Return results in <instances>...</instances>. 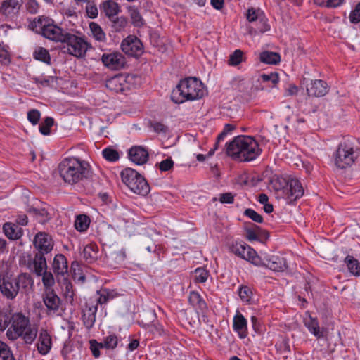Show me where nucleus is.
I'll list each match as a JSON object with an SVG mask.
<instances>
[{
    "instance_id": "57",
    "label": "nucleus",
    "mask_w": 360,
    "mask_h": 360,
    "mask_svg": "<svg viewBox=\"0 0 360 360\" xmlns=\"http://www.w3.org/2000/svg\"><path fill=\"white\" fill-rule=\"evenodd\" d=\"M40 117L41 113L37 109L30 110L27 112V119L33 125H36L39 122Z\"/></svg>"
},
{
    "instance_id": "15",
    "label": "nucleus",
    "mask_w": 360,
    "mask_h": 360,
    "mask_svg": "<svg viewBox=\"0 0 360 360\" xmlns=\"http://www.w3.org/2000/svg\"><path fill=\"white\" fill-rule=\"evenodd\" d=\"M97 310L96 304L91 299L86 302L84 307L82 309V319L83 324L89 330L94 325Z\"/></svg>"
},
{
    "instance_id": "39",
    "label": "nucleus",
    "mask_w": 360,
    "mask_h": 360,
    "mask_svg": "<svg viewBox=\"0 0 360 360\" xmlns=\"http://www.w3.org/2000/svg\"><path fill=\"white\" fill-rule=\"evenodd\" d=\"M128 10L132 24L135 27H141L143 25V19L142 18L139 10L134 6H129Z\"/></svg>"
},
{
    "instance_id": "14",
    "label": "nucleus",
    "mask_w": 360,
    "mask_h": 360,
    "mask_svg": "<svg viewBox=\"0 0 360 360\" xmlns=\"http://www.w3.org/2000/svg\"><path fill=\"white\" fill-rule=\"evenodd\" d=\"M42 300L49 313L57 312L62 305V300L53 289H44Z\"/></svg>"
},
{
    "instance_id": "51",
    "label": "nucleus",
    "mask_w": 360,
    "mask_h": 360,
    "mask_svg": "<svg viewBox=\"0 0 360 360\" xmlns=\"http://www.w3.org/2000/svg\"><path fill=\"white\" fill-rule=\"evenodd\" d=\"M262 14H264V13L260 9L250 8L247 12V20L250 22L257 21L260 18Z\"/></svg>"
},
{
    "instance_id": "63",
    "label": "nucleus",
    "mask_w": 360,
    "mask_h": 360,
    "mask_svg": "<svg viewBox=\"0 0 360 360\" xmlns=\"http://www.w3.org/2000/svg\"><path fill=\"white\" fill-rule=\"evenodd\" d=\"M219 201L223 204H231L234 201V195L231 193H222L220 195Z\"/></svg>"
},
{
    "instance_id": "46",
    "label": "nucleus",
    "mask_w": 360,
    "mask_h": 360,
    "mask_svg": "<svg viewBox=\"0 0 360 360\" xmlns=\"http://www.w3.org/2000/svg\"><path fill=\"white\" fill-rule=\"evenodd\" d=\"M37 329L35 328H28L24 332V334L21 336L22 337L25 342L26 344H32L37 338Z\"/></svg>"
},
{
    "instance_id": "52",
    "label": "nucleus",
    "mask_w": 360,
    "mask_h": 360,
    "mask_svg": "<svg viewBox=\"0 0 360 360\" xmlns=\"http://www.w3.org/2000/svg\"><path fill=\"white\" fill-rule=\"evenodd\" d=\"M244 214L257 223H262L263 221L262 216L251 208L246 209Z\"/></svg>"
},
{
    "instance_id": "27",
    "label": "nucleus",
    "mask_w": 360,
    "mask_h": 360,
    "mask_svg": "<svg viewBox=\"0 0 360 360\" xmlns=\"http://www.w3.org/2000/svg\"><path fill=\"white\" fill-rule=\"evenodd\" d=\"M100 9L101 13H104L109 20L114 19L120 11L118 4L112 0L103 1L100 6Z\"/></svg>"
},
{
    "instance_id": "11",
    "label": "nucleus",
    "mask_w": 360,
    "mask_h": 360,
    "mask_svg": "<svg viewBox=\"0 0 360 360\" xmlns=\"http://www.w3.org/2000/svg\"><path fill=\"white\" fill-rule=\"evenodd\" d=\"M304 188L300 181L297 179H288V186L281 198L291 204L300 199L304 195Z\"/></svg>"
},
{
    "instance_id": "56",
    "label": "nucleus",
    "mask_w": 360,
    "mask_h": 360,
    "mask_svg": "<svg viewBox=\"0 0 360 360\" xmlns=\"http://www.w3.org/2000/svg\"><path fill=\"white\" fill-rule=\"evenodd\" d=\"M126 258L125 252L122 250L112 252L108 257L109 260H115V264H120Z\"/></svg>"
},
{
    "instance_id": "6",
    "label": "nucleus",
    "mask_w": 360,
    "mask_h": 360,
    "mask_svg": "<svg viewBox=\"0 0 360 360\" xmlns=\"http://www.w3.org/2000/svg\"><path fill=\"white\" fill-rule=\"evenodd\" d=\"M122 182L134 193L146 196L150 190L146 179L136 170L127 167L121 172Z\"/></svg>"
},
{
    "instance_id": "12",
    "label": "nucleus",
    "mask_w": 360,
    "mask_h": 360,
    "mask_svg": "<svg viewBox=\"0 0 360 360\" xmlns=\"http://www.w3.org/2000/svg\"><path fill=\"white\" fill-rule=\"evenodd\" d=\"M124 53L131 56L138 58L143 53V46L139 39L135 36H129L121 44Z\"/></svg>"
},
{
    "instance_id": "8",
    "label": "nucleus",
    "mask_w": 360,
    "mask_h": 360,
    "mask_svg": "<svg viewBox=\"0 0 360 360\" xmlns=\"http://www.w3.org/2000/svg\"><path fill=\"white\" fill-rule=\"evenodd\" d=\"M29 323V319L22 313L18 312L11 315L8 311V322L7 323V328L10 324H11V326L6 331L7 338L11 340H17L24 334Z\"/></svg>"
},
{
    "instance_id": "5",
    "label": "nucleus",
    "mask_w": 360,
    "mask_h": 360,
    "mask_svg": "<svg viewBox=\"0 0 360 360\" xmlns=\"http://www.w3.org/2000/svg\"><path fill=\"white\" fill-rule=\"evenodd\" d=\"M359 155V148L349 139L341 141L333 153L335 165L339 169L351 167Z\"/></svg>"
},
{
    "instance_id": "13",
    "label": "nucleus",
    "mask_w": 360,
    "mask_h": 360,
    "mask_svg": "<svg viewBox=\"0 0 360 360\" xmlns=\"http://www.w3.org/2000/svg\"><path fill=\"white\" fill-rule=\"evenodd\" d=\"M103 65L112 70H118L125 65L124 56L118 51L103 53L101 57Z\"/></svg>"
},
{
    "instance_id": "48",
    "label": "nucleus",
    "mask_w": 360,
    "mask_h": 360,
    "mask_svg": "<svg viewBox=\"0 0 360 360\" xmlns=\"http://www.w3.org/2000/svg\"><path fill=\"white\" fill-rule=\"evenodd\" d=\"M250 255V259H247L246 260L251 262L255 266H265L266 267V260L268 257H264V258H262L259 257L256 251L255 250V254H249Z\"/></svg>"
},
{
    "instance_id": "29",
    "label": "nucleus",
    "mask_w": 360,
    "mask_h": 360,
    "mask_svg": "<svg viewBox=\"0 0 360 360\" xmlns=\"http://www.w3.org/2000/svg\"><path fill=\"white\" fill-rule=\"evenodd\" d=\"M82 255L87 263H93L98 257V248L96 243H90L86 245L82 252Z\"/></svg>"
},
{
    "instance_id": "40",
    "label": "nucleus",
    "mask_w": 360,
    "mask_h": 360,
    "mask_svg": "<svg viewBox=\"0 0 360 360\" xmlns=\"http://www.w3.org/2000/svg\"><path fill=\"white\" fill-rule=\"evenodd\" d=\"M102 155L109 162H116L120 159L119 152L111 146L104 148L102 150Z\"/></svg>"
},
{
    "instance_id": "55",
    "label": "nucleus",
    "mask_w": 360,
    "mask_h": 360,
    "mask_svg": "<svg viewBox=\"0 0 360 360\" xmlns=\"http://www.w3.org/2000/svg\"><path fill=\"white\" fill-rule=\"evenodd\" d=\"M351 22L356 24L360 22V2L352 11L349 16Z\"/></svg>"
},
{
    "instance_id": "43",
    "label": "nucleus",
    "mask_w": 360,
    "mask_h": 360,
    "mask_svg": "<svg viewBox=\"0 0 360 360\" xmlns=\"http://www.w3.org/2000/svg\"><path fill=\"white\" fill-rule=\"evenodd\" d=\"M271 27L268 23V19L265 16V14H262L260 18L257 20V27L255 30V32L264 33L270 30Z\"/></svg>"
},
{
    "instance_id": "61",
    "label": "nucleus",
    "mask_w": 360,
    "mask_h": 360,
    "mask_svg": "<svg viewBox=\"0 0 360 360\" xmlns=\"http://www.w3.org/2000/svg\"><path fill=\"white\" fill-rule=\"evenodd\" d=\"M256 225H254L253 229H245V237L249 241H255L257 240L258 234H257V229L255 228Z\"/></svg>"
},
{
    "instance_id": "36",
    "label": "nucleus",
    "mask_w": 360,
    "mask_h": 360,
    "mask_svg": "<svg viewBox=\"0 0 360 360\" xmlns=\"http://www.w3.org/2000/svg\"><path fill=\"white\" fill-rule=\"evenodd\" d=\"M90 221V218L87 215L79 214L75 221V227L78 231H85L89 228Z\"/></svg>"
},
{
    "instance_id": "62",
    "label": "nucleus",
    "mask_w": 360,
    "mask_h": 360,
    "mask_svg": "<svg viewBox=\"0 0 360 360\" xmlns=\"http://www.w3.org/2000/svg\"><path fill=\"white\" fill-rule=\"evenodd\" d=\"M151 127L156 133H164L166 134L168 131V127L161 122H153L151 123Z\"/></svg>"
},
{
    "instance_id": "32",
    "label": "nucleus",
    "mask_w": 360,
    "mask_h": 360,
    "mask_svg": "<svg viewBox=\"0 0 360 360\" xmlns=\"http://www.w3.org/2000/svg\"><path fill=\"white\" fill-rule=\"evenodd\" d=\"M288 182V179L283 177H277L271 180V187L275 191L277 198H281Z\"/></svg>"
},
{
    "instance_id": "58",
    "label": "nucleus",
    "mask_w": 360,
    "mask_h": 360,
    "mask_svg": "<svg viewBox=\"0 0 360 360\" xmlns=\"http://www.w3.org/2000/svg\"><path fill=\"white\" fill-rule=\"evenodd\" d=\"M26 11L30 14H36L39 8V4L36 0H27L25 4Z\"/></svg>"
},
{
    "instance_id": "3",
    "label": "nucleus",
    "mask_w": 360,
    "mask_h": 360,
    "mask_svg": "<svg viewBox=\"0 0 360 360\" xmlns=\"http://www.w3.org/2000/svg\"><path fill=\"white\" fill-rule=\"evenodd\" d=\"M34 285V280L28 273H20L16 276L11 274H0V292L9 300H13L18 295L28 294Z\"/></svg>"
},
{
    "instance_id": "64",
    "label": "nucleus",
    "mask_w": 360,
    "mask_h": 360,
    "mask_svg": "<svg viewBox=\"0 0 360 360\" xmlns=\"http://www.w3.org/2000/svg\"><path fill=\"white\" fill-rule=\"evenodd\" d=\"M90 349L91 350L92 354L95 358H98L100 356V351L98 348V342L96 340H91L89 341Z\"/></svg>"
},
{
    "instance_id": "24",
    "label": "nucleus",
    "mask_w": 360,
    "mask_h": 360,
    "mask_svg": "<svg viewBox=\"0 0 360 360\" xmlns=\"http://www.w3.org/2000/svg\"><path fill=\"white\" fill-rule=\"evenodd\" d=\"M229 250L237 257H239L245 260L250 259L249 254H255V250L245 243H241L238 242L233 243Z\"/></svg>"
},
{
    "instance_id": "7",
    "label": "nucleus",
    "mask_w": 360,
    "mask_h": 360,
    "mask_svg": "<svg viewBox=\"0 0 360 360\" xmlns=\"http://www.w3.org/2000/svg\"><path fill=\"white\" fill-rule=\"evenodd\" d=\"M33 245L36 252L32 263L37 264L38 269H41V265L46 264V256L53 250L54 243L49 234L39 232L34 236Z\"/></svg>"
},
{
    "instance_id": "18",
    "label": "nucleus",
    "mask_w": 360,
    "mask_h": 360,
    "mask_svg": "<svg viewBox=\"0 0 360 360\" xmlns=\"http://www.w3.org/2000/svg\"><path fill=\"white\" fill-rule=\"evenodd\" d=\"M128 157L131 162L138 165H142L147 162L149 153L143 146H134L129 149Z\"/></svg>"
},
{
    "instance_id": "1",
    "label": "nucleus",
    "mask_w": 360,
    "mask_h": 360,
    "mask_svg": "<svg viewBox=\"0 0 360 360\" xmlns=\"http://www.w3.org/2000/svg\"><path fill=\"white\" fill-rule=\"evenodd\" d=\"M58 170L63 181L71 185L92 176V171L89 162L75 157L64 158L59 163Z\"/></svg>"
},
{
    "instance_id": "10",
    "label": "nucleus",
    "mask_w": 360,
    "mask_h": 360,
    "mask_svg": "<svg viewBox=\"0 0 360 360\" xmlns=\"http://www.w3.org/2000/svg\"><path fill=\"white\" fill-rule=\"evenodd\" d=\"M134 75L117 74L105 81V86L116 93H124L129 89L128 84L131 82Z\"/></svg>"
},
{
    "instance_id": "25",
    "label": "nucleus",
    "mask_w": 360,
    "mask_h": 360,
    "mask_svg": "<svg viewBox=\"0 0 360 360\" xmlns=\"http://www.w3.org/2000/svg\"><path fill=\"white\" fill-rule=\"evenodd\" d=\"M52 346V340L46 330H41L39 337L37 350L41 355L47 354Z\"/></svg>"
},
{
    "instance_id": "34",
    "label": "nucleus",
    "mask_w": 360,
    "mask_h": 360,
    "mask_svg": "<svg viewBox=\"0 0 360 360\" xmlns=\"http://www.w3.org/2000/svg\"><path fill=\"white\" fill-rule=\"evenodd\" d=\"M345 263L349 271L354 276H360V263L352 255H347L345 259Z\"/></svg>"
},
{
    "instance_id": "42",
    "label": "nucleus",
    "mask_w": 360,
    "mask_h": 360,
    "mask_svg": "<svg viewBox=\"0 0 360 360\" xmlns=\"http://www.w3.org/2000/svg\"><path fill=\"white\" fill-rule=\"evenodd\" d=\"M0 360H15L9 346L0 341Z\"/></svg>"
},
{
    "instance_id": "16",
    "label": "nucleus",
    "mask_w": 360,
    "mask_h": 360,
    "mask_svg": "<svg viewBox=\"0 0 360 360\" xmlns=\"http://www.w3.org/2000/svg\"><path fill=\"white\" fill-rule=\"evenodd\" d=\"M22 0H5L0 6V15L7 18H14L22 6Z\"/></svg>"
},
{
    "instance_id": "28",
    "label": "nucleus",
    "mask_w": 360,
    "mask_h": 360,
    "mask_svg": "<svg viewBox=\"0 0 360 360\" xmlns=\"http://www.w3.org/2000/svg\"><path fill=\"white\" fill-rule=\"evenodd\" d=\"M51 21H52V20L47 17L44 15L39 16L30 22L29 27L36 33L42 34Z\"/></svg>"
},
{
    "instance_id": "59",
    "label": "nucleus",
    "mask_w": 360,
    "mask_h": 360,
    "mask_svg": "<svg viewBox=\"0 0 360 360\" xmlns=\"http://www.w3.org/2000/svg\"><path fill=\"white\" fill-rule=\"evenodd\" d=\"M174 166V161L169 158L159 163V169L161 172L169 171Z\"/></svg>"
},
{
    "instance_id": "9",
    "label": "nucleus",
    "mask_w": 360,
    "mask_h": 360,
    "mask_svg": "<svg viewBox=\"0 0 360 360\" xmlns=\"http://www.w3.org/2000/svg\"><path fill=\"white\" fill-rule=\"evenodd\" d=\"M62 43L67 44L68 53L77 58H83L89 47L84 39L69 32H67Z\"/></svg>"
},
{
    "instance_id": "50",
    "label": "nucleus",
    "mask_w": 360,
    "mask_h": 360,
    "mask_svg": "<svg viewBox=\"0 0 360 360\" xmlns=\"http://www.w3.org/2000/svg\"><path fill=\"white\" fill-rule=\"evenodd\" d=\"M238 295L243 302H249L252 295V291L250 287L241 285L238 290Z\"/></svg>"
},
{
    "instance_id": "47",
    "label": "nucleus",
    "mask_w": 360,
    "mask_h": 360,
    "mask_svg": "<svg viewBox=\"0 0 360 360\" xmlns=\"http://www.w3.org/2000/svg\"><path fill=\"white\" fill-rule=\"evenodd\" d=\"M209 276V271L204 268H197L195 270V283H205Z\"/></svg>"
},
{
    "instance_id": "60",
    "label": "nucleus",
    "mask_w": 360,
    "mask_h": 360,
    "mask_svg": "<svg viewBox=\"0 0 360 360\" xmlns=\"http://www.w3.org/2000/svg\"><path fill=\"white\" fill-rule=\"evenodd\" d=\"M255 228L257 229V234H258V238H257V241H259L262 243H265L266 241L269 238V232L266 230L262 229L258 226H255Z\"/></svg>"
},
{
    "instance_id": "44",
    "label": "nucleus",
    "mask_w": 360,
    "mask_h": 360,
    "mask_svg": "<svg viewBox=\"0 0 360 360\" xmlns=\"http://www.w3.org/2000/svg\"><path fill=\"white\" fill-rule=\"evenodd\" d=\"M103 344L107 349H114L118 344V338L115 334H110L105 337Z\"/></svg>"
},
{
    "instance_id": "2",
    "label": "nucleus",
    "mask_w": 360,
    "mask_h": 360,
    "mask_svg": "<svg viewBox=\"0 0 360 360\" xmlns=\"http://www.w3.org/2000/svg\"><path fill=\"white\" fill-rule=\"evenodd\" d=\"M226 154L233 160L249 162L256 159L261 153L257 141L250 136H236L226 144Z\"/></svg>"
},
{
    "instance_id": "30",
    "label": "nucleus",
    "mask_w": 360,
    "mask_h": 360,
    "mask_svg": "<svg viewBox=\"0 0 360 360\" xmlns=\"http://www.w3.org/2000/svg\"><path fill=\"white\" fill-rule=\"evenodd\" d=\"M304 322L305 326L314 336L317 338H321L323 337V329L321 330L316 318H313L309 315L308 318L304 319Z\"/></svg>"
},
{
    "instance_id": "31",
    "label": "nucleus",
    "mask_w": 360,
    "mask_h": 360,
    "mask_svg": "<svg viewBox=\"0 0 360 360\" xmlns=\"http://www.w3.org/2000/svg\"><path fill=\"white\" fill-rule=\"evenodd\" d=\"M188 302L193 307L200 310L202 312L207 309V303L198 292L192 291L190 292Z\"/></svg>"
},
{
    "instance_id": "41",
    "label": "nucleus",
    "mask_w": 360,
    "mask_h": 360,
    "mask_svg": "<svg viewBox=\"0 0 360 360\" xmlns=\"http://www.w3.org/2000/svg\"><path fill=\"white\" fill-rule=\"evenodd\" d=\"M54 124V120L53 117H46L44 119L43 122L39 124V129L41 134L44 136L49 135L51 133L50 129Z\"/></svg>"
},
{
    "instance_id": "38",
    "label": "nucleus",
    "mask_w": 360,
    "mask_h": 360,
    "mask_svg": "<svg viewBox=\"0 0 360 360\" xmlns=\"http://www.w3.org/2000/svg\"><path fill=\"white\" fill-rule=\"evenodd\" d=\"M113 32H119L123 30L127 25V19L124 16L117 17L110 20Z\"/></svg>"
},
{
    "instance_id": "26",
    "label": "nucleus",
    "mask_w": 360,
    "mask_h": 360,
    "mask_svg": "<svg viewBox=\"0 0 360 360\" xmlns=\"http://www.w3.org/2000/svg\"><path fill=\"white\" fill-rule=\"evenodd\" d=\"M3 231L5 236L12 240L20 239L23 235L21 227L12 222H6L3 226Z\"/></svg>"
},
{
    "instance_id": "53",
    "label": "nucleus",
    "mask_w": 360,
    "mask_h": 360,
    "mask_svg": "<svg viewBox=\"0 0 360 360\" xmlns=\"http://www.w3.org/2000/svg\"><path fill=\"white\" fill-rule=\"evenodd\" d=\"M86 1V11L87 13V15L91 18H95L98 15V8L96 6V5L94 4L93 1H91L90 0Z\"/></svg>"
},
{
    "instance_id": "17",
    "label": "nucleus",
    "mask_w": 360,
    "mask_h": 360,
    "mask_svg": "<svg viewBox=\"0 0 360 360\" xmlns=\"http://www.w3.org/2000/svg\"><path fill=\"white\" fill-rule=\"evenodd\" d=\"M52 269L57 278L63 276L66 280L68 276V265L65 256L63 254H57L52 263Z\"/></svg>"
},
{
    "instance_id": "33",
    "label": "nucleus",
    "mask_w": 360,
    "mask_h": 360,
    "mask_svg": "<svg viewBox=\"0 0 360 360\" xmlns=\"http://www.w3.org/2000/svg\"><path fill=\"white\" fill-rule=\"evenodd\" d=\"M259 59L264 63L277 65L281 61V56L276 52L265 51L260 53Z\"/></svg>"
},
{
    "instance_id": "22",
    "label": "nucleus",
    "mask_w": 360,
    "mask_h": 360,
    "mask_svg": "<svg viewBox=\"0 0 360 360\" xmlns=\"http://www.w3.org/2000/svg\"><path fill=\"white\" fill-rule=\"evenodd\" d=\"M233 328L241 339H244L248 335V321L244 316L239 311H237L233 317Z\"/></svg>"
},
{
    "instance_id": "20",
    "label": "nucleus",
    "mask_w": 360,
    "mask_h": 360,
    "mask_svg": "<svg viewBox=\"0 0 360 360\" xmlns=\"http://www.w3.org/2000/svg\"><path fill=\"white\" fill-rule=\"evenodd\" d=\"M34 272L38 276H42V283L45 289H53L55 284V280L53 274L51 271H47V262L46 264L41 265V270L38 269V265L32 263Z\"/></svg>"
},
{
    "instance_id": "45",
    "label": "nucleus",
    "mask_w": 360,
    "mask_h": 360,
    "mask_svg": "<svg viewBox=\"0 0 360 360\" xmlns=\"http://www.w3.org/2000/svg\"><path fill=\"white\" fill-rule=\"evenodd\" d=\"M91 31L98 41H103L105 39V34L101 27L96 22H91L90 25Z\"/></svg>"
},
{
    "instance_id": "54",
    "label": "nucleus",
    "mask_w": 360,
    "mask_h": 360,
    "mask_svg": "<svg viewBox=\"0 0 360 360\" xmlns=\"http://www.w3.org/2000/svg\"><path fill=\"white\" fill-rule=\"evenodd\" d=\"M261 78L262 79V82H271L274 86H275L276 84L279 82V77L278 74L276 72H271L270 74H262L261 75Z\"/></svg>"
},
{
    "instance_id": "4",
    "label": "nucleus",
    "mask_w": 360,
    "mask_h": 360,
    "mask_svg": "<svg viewBox=\"0 0 360 360\" xmlns=\"http://www.w3.org/2000/svg\"><path fill=\"white\" fill-rule=\"evenodd\" d=\"M205 94L202 82L195 77H188L179 81L171 94V100L177 104L202 98Z\"/></svg>"
},
{
    "instance_id": "21",
    "label": "nucleus",
    "mask_w": 360,
    "mask_h": 360,
    "mask_svg": "<svg viewBox=\"0 0 360 360\" xmlns=\"http://www.w3.org/2000/svg\"><path fill=\"white\" fill-rule=\"evenodd\" d=\"M68 32L50 22L41 34L44 37L56 42H62Z\"/></svg>"
},
{
    "instance_id": "23",
    "label": "nucleus",
    "mask_w": 360,
    "mask_h": 360,
    "mask_svg": "<svg viewBox=\"0 0 360 360\" xmlns=\"http://www.w3.org/2000/svg\"><path fill=\"white\" fill-rule=\"evenodd\" d=\"M266 268L274 271H284L287 268V260L283 255H274L267 257Z\"/></svg>"
},
{
    "instance_id": "35",
    "label": "nucleus",
    "mask_w": 360,
    "mask_h": 360,
    "mask_svg": "<svg viewBox=\"0 0 360 360\" xmlns=\"http://www.w3.org/2000/svg\"><path fill=\"white\" fill-rule=\"evenodd\" d=\"M28 212L33 214L37 220L41 224L47 222L51 219L50 214L45 208L30 207Z\"/></svg>"
},
{
    "instance_id": "19",
    "label": "nucleus",
    "mask_w": 360,
    "mask_h": 360,
    "mask_svg": "<svg viewBox=\"0 0 360 360\" xmlns=\"http://www.w3.org/2000/svg\"><path fill=\"white\" fill-rule=\"evenodd\" d=\"M329 86L326 82L322 79L312 80L307 86V91L309 96L321 97L328 91Z\"/></svg>"
},
{
    "instance_id": "49",
    "label": "nucleus",
    "mask_w": 360,
    "mask_h": 360,
    "mask_svg": "<svg viewBox=\"0 0 360 360\" xmlns=\"http://www.w3.org/2000/svg\"><path fill=\"white\" fill-rule=\"evenodd\" d=\"M243 52L240 49L235 50L229 56V64L231 65H238L243 60Z\"/></svg>"
},
{
    "instance_id": "37",
    "label": "nucleus",
    "mask_w": 360,
    "mask_h": 360,
    "mask_svg": "<svg viewBox=\"0 0 360 360\" xmlns=\"http://www.w3.org/2000/svg\"><path fill=\"white\" fill-rule=\"evenodd\" d=\"M35 60L44 62L48 65L51 64V56L47 49L44 47H38L33 53Z\"/></svg>"
}]
</instances>
